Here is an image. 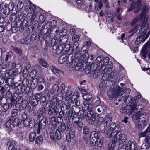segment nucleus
Returning a JSON list of instances; mask_svg holds the SVG:
<instances>
[{
	"mask_svg": "<svg viewBox=\"0 0 150 150\" xmlns=\"http://www.w3.org/2000/svg\"><path fill=\"white\" fill-rule=\"evenodd\" d=\"M149 12L148 8L146 7H144L142 9V12L140 16L138 15L135 18L131 23L130 25L132 26H134L132 28V30L129 32L130 33H132V35L136 33L138 30L139 25L137 24L138 21L140 20L141 23L140 24H143L145 22H147L148 20V16L147 15Z\"/></svg>",
	"mask_w": 150,
	"mask_h": 150,
	"instance_id": "1",
	"label": "nucleus"
},
{
	"mask_svg": "<svg viewBox=\"0 0 150 150\" xmlns=\"http://www.w3.org/2000/svg\"><path fill=\"white\" fill-rule=\"evenodd\" d=\"M141 115L139 111L134 112L132 115V119L135 123V126L139 129H144L146 125L145 118L144 117L140 118Z\"/></svg>",
	"mask_w": 150,
	"mask_h": 150,
	"instance_id": "2",
	"label": "nucleus"
},
{
	"mask_svg": "<svg viewBox=\"0 0 150 150\" xmlns=\"http://www.w3.org/2000/svg\"><path fill=\"white\" fill-rule=\"evenodd\" d=\"M7 68L9 70L8 73L10 77H13L16 74H19L21 71V65L20 64H16L15 63L11 62H8L6 64Z\"/></svg>",
	"mask_w": 150,
	"mask_h": 150,
	"instance_id": "3",
	"label": "nucleus"
},
{
	"mask_svg": "<svg viewBox=\"0 0 150 150\" xmlns=\"http://www.w3.org/2000/svg\"><path fill=\"white\" fill-rule=\"evenodd\" d=\"M121 130L120 128L116 126V124L115 123H112L109 126L107 131L106 132V137L109 138H111L112 135H115L119 133V131Z\"/></svg>",
	"mask_w": 150,
	"mask_h": 150,
	"instance_id": "4",
	"label": "nucleus"
},
{
	"mask_svg": "<svg viewBox=\"0 0 150 150\" xmlns=\"http://www.w3.org/2000/svg\"><path fill=\"white\" fill-rule=\"evenodd\" d=\"M92 108V105L88 104L87 101L83 102L82 105V110L81 112V118L84 119L87 117V112Z\"/></svg>",
	"mask_w": 150,
	"mask_h": 150,
	"instance_id": "5",
	"label": "nucleus"
},
{
	"mask_svg": "<svg viewBox=\"0 0 150 150\" xmlns=\"http://www.w3.org/2000/svg\"><path fill=\"white\" fill-rule=\"evenodd\" d=\"M139 106L141 105H137V104H131L130 105H127L124 107H122L120 110V112L125 114L129 113L131 114L135 110H138Z\"/></svg>",
	"mask_w": 150,
	"mask_h": 150,
	"instance_id": "6",
	"label": "nucleus"
},
{
	"mask_svg": "<svg viewBox=\"0 0 150 150\" xmlns=\"http://www.w3.org/2000/svg\"><path fill=\"white\" fill-rule=\"evenodd\" d=\"M119 133L115 135H113L110 138L115 142H119L120 144H123L126 139L127 136L124 134H121V132L119 131Z\"/></svg>",
	"mask_w": 150,
	"mask_h": 150,
	"instance_id": "7",
	"label": "nucleus"
},
{
	"mask_svg": "<svg viewBox=\"0 0 150 150\" xmlns=\"http://www.w3.org/2000/svg\"><path fill=\"white\" fill-rule=\"evenodd\" d=\"M122 88H120L118 90L115 91L114 88H110L108 91L107 95L109 99H112L115 96H121L123 94V92L121 91Z\"/></svg>",
	"mask_w": 150,
	"mask_h": 150,
	"instance_id": "8",
	"label": "nucleus"
},
{
	"mask_svg": "<svg viewBox=\"0 0 150 150\" xmlns=\"http://www.w3.org/2000/svg\"><path fill=\"white\" fill-rule=\"evenodd\" d=\"M112 66L110 64H108L106 67H105L103 71H102V73L103 74L102 77V80L103 81H105L106 80H111L110 79L107 75V74L112 70Z\"/></svg>",
	"mask_w": 150,
	"mask_h": 150,
	"instance_id": "9",
	"label": "nucleus"
},
{
	"mask_svg": "<svg viewBox=\"0 0 150 150\" xmlns=\"http://www.w3.org/2000/svg\"><path fill=\"white\" fill-rule=\"evenodd\" d=\"M64 48L67 49V50H65V51H69L70 52L71 54L75 53V54H77L80 52V48L77 46H76V45L70 47V45L69 44H66L64 46Z\"/></svg>",
	"mask_w": 150,
	"mask_h": 150,
	"instance_id": "10",
	"label": "nucleus"
},
{
	"mask_svg": "<svg viewBox=\"0 0 150 150\" xmlns=\"http://www.w3.org/2000/svg\"><path fill=\"white\" fill-rule=\"evenodd\" d=\"M93 110L94 107L92 106L91 110L87 112V116L86 118V120H90L89 123L91 125L94 123L96 117L95 114H93Z\"/></svg>",
	"mask_w": 150,
	"mask_h": 150,
	"instance_id": "11",
	"label": "nucleus"
},
{
	"mask_svg": "<svg viewBox=\"0 0 150 150\" xmlns=\"http://www.w3.org/2000/svg\"><path fill=\"white\" fill-rule=\"evenodd\" d=\"M69 64V69L71 71L74 70H79L81 68L82 64L80 63H77L75 60L73 61L72 63Z\"/></svg>",
	"mask_w": 150,
	"mask_h": 150,
	"instance_id": "12",
	"label": "nucleus"
},
{
	"mask_svg": "<svg viewBox=\"0 0 150 150\" xmlns=\"http://www.w3.org/2000/svg\"><path fill=\"white\" fill-rule=\"evenodd\" d=\"M140 26L141 27L139 31L140 34H142V35H144L145 36H147L148 35H149V32L148 33L147 35H146L145 34L146 33V31L148 29L149 27V24L147 22H147H145L143 24H142V23L140 24Z\"/></svg>",
	"mask_w": 150,
	"mask_h": 150,
	"instance_id": "13",
	"label": "nucleus"
},
{
	"mask_svg": "<svg viewBox=\"0 0 150 150\" xmlns=\"http://www.w3.org/2000/svg\"><path fill=\"white\" fill-rule=\"evenodd\" d=\"M125 150H134L136 147L135 143L132 142L131 140H129L125 145Z\"/></svg>",
	"mask_w": 150,
	"mask_h": 150,
	"instance_id": "14",
	"label": "nucleus"
},
{
	"mask_svg": "<svg viewBox=\"0 0 150 150\" xmlns=\"http://www.w3.org/2000/svg\"><path fill=\"white\" fill-rule=\"evenodd\" d=\"M6 145L8 147V150H17L15 142L11 140H8Z\"/></svg>",
	"mask_w": 150,
	"mask_h": 150,
	"instance_id": "15",
	"label": "nucleus"
},
{
	"mask_svg": "<svg viewBox=\"0 0 150 150\" xmlns=\"http://www.w3.org/2000/svg\"><path fill=\"white\" fill-rule=\"evenodd\" d=\"M149 36V35L147 36H145L144 35H142L137 37L135 41V43L136 45H137L142 42H144L147 39Z\"/></svg>",
	"mask_w": 150,
	"mask_h": 150,
	"instance_id": "16",
	"label": "nucleus"
},
{
	"mask_svg": "<svg viewBox=\"0 0 150 150\" xmlns=\"http://www.w3.org/2000/svg\"><path fill=\"white\" fill-rule=\"evenodd\" d=\"M57 103H52L50 108L48 110V113L49 115L52 116L53 112H54L57 108Z\"/></svg>",
	"mask_w": 150,
	"mask_h": 150,
	"instance_id": "17",
	"label": "nucleus"
},
{
	"mask_svg": "<svg viewBox=\"0 0 150 150\" xmlns=\"http://www.w3.org/2000/svg\"><path fill=\"white\" fill-rule=\"evenodd\" d=\"M38 127L37 131L38 134H39L40 133L41 130H43L45 128L46 125L45 122L44 120H41L38 124Z\"/></svg>",
	"mask_w": 150,
	"mask_h": 150,
	"instance_id": "18",
	"label": "nucleus"
},
{
	"mask_svg": "<svg viewBox=\"0 0 150 150\" xmlns=\"http://www.w3.org/2000/svg\"><path fill=\"white\" fill-rule=\"evenodd\" d=\"M148 43L145 44L143 46L142 50L141 51V55L143 57L144 59L146 58V56L148 52Z\"/></svg>",
	"mask_w": 150,
	"mask_h": 150,
	"instance_id": "19",
	"label": "nucleus"
},
{
	"mask_svg": "<svg viewBox=\"0 0 150 150\" xmlns=\"http://www.w3.org/2000/svg\"><path fill=\"white\" fill-rule=\"evenodd\" d=\"M63 42V41L61 40L60 42V45H58V43L59 42L58 41H56L54 44L53 46V48L54 50H62L63 47L61 45V44H62L61 42Z\"/></svg>",
	"mask_w": 150,
	"mask_h": 150,
	"instance_id": "20",
	"label": "nucleus"
},
{
	"mask_svg": "<svg viewBox=\"0 0 150 150\" xmlns=\"http://www.w3.org/2000/svg\"><path fill=\"white\" fill-rule=\"evenodd\" d=\"M83 97L85 100L84 102L87 101L88 104H91L88 102V101L90 100L92 97V94L91 93H88L84 94L83 95Z\"/></svg>",
	"mask_w": 150,
	"mask_h": 150,
	"instance_id": "21",
	"label": "nucleus"
},
{
	"mask_svg": "<svg viewBox=\"0 0 150 150\" xmlns=\"http://www.w3.org/2000/svg\"><path fill=\"white\" fill-rule=\"evenodd\" d=\"M90 140H92L94 141L95 142H96L98 137V133L96 131H93L90 134Z\"/></svg>",
	"mask_w": 150,
	"mask_h": 150,
	"instance_id": "22",
	"label": "nucleus"
},
{
	"mask_svg": "<svg viewBox=\"0 0 150 150\" xmlns=\"http://www.w3.org/2000/svg\"><path fill=\"white\" fill-rule=\"evenodd\" d=\"M46 113L45 108L44 107L40 108L37 112V114L39 117L40 118L41 116L44 115Z\"/></svg>",
	"mask_w": 150,
	"mask_h": 150,
	"instance_id": "23",
	"label": "nucleus"
},
{
	"mask_svg": "<svg viewBox=\"0 0 150 150\" xmlns=\"http://www.w3.org/2000/svg\"><path fill=\"white\" fill-rule=\"evenodd\" d=\"M133 4L132 3L128 11H131L132 10H133V9L134 8H135V7L137 8L138 9H140V7L142 6V3L141 2V0H137V2L136 3L135 7L134 8H133V7H132V5H133Z\"/></svg>",
	"mask_w": 150,
	"mask_h": 150,
	"instance_id": "24",
	"label": "nucleus"
},
{
	"mask_svg": "<svg viewBox=\"0 0 150 150\" xmlns=\"http://www.w3.org/2000/svg\"><path fill=\"white\" fill-rule=\"evenodd\" d=\"M43 141V137L42 136L40 135L36 137L35 143L37 145H40L42 144Z\"/></svg>",
	"mask_w": 150,
	"mask_h": 150,
	"instance_id": "25",
	"label": "nucleus"
},
{
	"mask_svg": "<svg viewBox=\"0 0 150 150\" xmlns=\"http://www.w3.org/2000/svg\"><path fill=\"white\" fill-rule=\"evenodd\" d=\"M40 64L42 66L45 68H47L48 66V64L46 61L44 59L39 58L38 59Z\"/></svg>",
	"mask_w": 150,
	"mask_h": 150,
	"instance_id": "26",
	"label": "nucleus"
},
{
	"mask_svg": "<svg viewBox=\"0 0 150 150\" xmlns=\"http://www.w3.org/2000/svg\"><path fill=\"white\" fill-rule=\"evenodd\" d=\"M67 56L66 54H64L60 56L58 59V62L59 64H62L66 60Z\"/></svg>",
	"mask_w": 150,
	"mask_h": 150,
	"instance_id": "27",
	"label": "nucleus"
},
{
	"mask_svg": "<svg viewBox=\"0 0 150 150\" xmlns=\"http://www.w3.org/2000/svg\"><path fill=\"white\" fill-rule=\"evenodd\" d=\"M150 131V124L149 126L146 129L144 132H141L139 134V138L144 137L146 135V134Z\"/></svg>",
	"mask_w": 150,
	"mask_h": 150,
	"instance_id": "28",
	"label": "nucleus"
},
{
	"mask_svg": "<svg viewBox=\"0 0 150 150\" xmlns=\"http://www.w3.org/2000/svg\"><path fill=\"white\" fill-rule=\"evenodd\" d=\"M36 137V134L35 132H31L29 135V139L30 142H33L34 141Z\"/></svg>",
	"mask_w": 150,
	"mask_h": 150,
	"instance_id": "29",
	"label": "nucleus"
},
{
	"mask_svg": "<svg viewBox=\"0 0 150 150\" xmlns=\"http://www.w3.org/2000/svg\"><path fill=\"white\" fill-rule=\"evenodd\" d=\"M12 106V104L11 103H10L8 104L5 103L3 106V112H6L9 108H11Z\"/></svg>",
	"mask_w": 150,
	"mask_h": 150,
	"instance_id": "30",
	"label": "nucleus"
},
{
	"mask_svg": "<svg viewBox=\"0 0 150 150\" xmlns=\"http://www.w3.org/2000/svg\"><path fill=\"white\" fill-rule=\"evenodd\" d=\"M50 69L52 72L54 73L57 75L60 72H62V71L57 68L53 65L50 67Z\"/></svg>",
	"mask_w": 150,
	"mask_h": 150,
	"instance_id": "31",
	"label": "nucleus"
},
{
	"mask_svg": "<svg viewBox=\"0 0 150 150\" xmlns=\"http://www.w3.org/2000/svg\"><path fill=\"white\" fill-rule=\"evenodd\" d=\"M12 126L13 127H16L18 126L20 124V120L19 118L16 117L12 121Z\"/></svg>",
	"mask_w": 150,
	"mask_h": 150,
	"instance_id": "32",
	"label": "nucleus"
},
{
	"mask_svg": "<svg viewBox=\"0 0 150 150\" xmlns=\"http://www.w3.org/2000/svg\"><path fill=\"white\" fill-rule=\"evenodd\" d=\"M112 121V118L110 117H107L105 118V125L104 126V127L105 128V126L107 127L109 126V125L111 123Z\"/></svg>",
	"mask_w": 150,
	"mask_h": 150,
	"instance_id": "33",
	"label": "nucleus"
},
{
	"mask_svg": "<svg viewBox=\"0 0 150 150\" xmlns=\"http://www.w3.org/2000/svg\"><path fill=\"white\" fill-rule=\"evenodd\" d=\"M72 92L71 91H67L65 95V100L66 101L69 100L70 98L72 95Z\"/></svg>",
	"mask_w": 150,
	"mask_h": 150,
	"instance_id": "34",
	"label": "nucleus"
},
{
	"mask_svg": "<svg viewBox=\"0 0 150 150\" xmlns=\"http://www.w3.org/2000/svg\"><path fill=\"white\" fill-rule=\"evenodd\" d=\"M59 89V87L58 85L57 84H55L53 86V89L51 88L50 89V91L51 90L52 91L53 90V91H52V93L53 94L57 93L58 92Z\"/></svg>",
	"mask_w": 150,
	"mask_h": 150,
	"instance_id": "35",
	"label": "nucleus"
},
{
	"mask_svg": "<svg viewBox=\"0 0 150 150\" xmlns=\"http://www.w3.org/2000/svg\"><path fill=\"white\" fill-rule=\"evenodd\" d=\"M120 87L119 86H118V87H119V88H121L122 89V86H124V84L123 83H121L120 84ZM121 91L123 92V94L124 93V91H125V92L126 91V93H127L126 94L127 95H129L130 93V92L131 91L130 90L129 88H127L125 90L122 89V90H121Z\"/></svg>",
	"mask_w": 150,
	"mask_h": 150,
	"instance_id": "36",
	"label": "nucleus"
},
{
	"mask_svg": "<svg viewBox=\"0 0 150 150\" xmlns=\"http://www.w3.org/2000/svg\"><path fill=\"white\" fill-rule=\"evenodd\" d=\"M13 116L10 117L8 121L6 123V126L7 127H10L12 124V121L13 120Z\"/></svg>",
	"mask_w": 150,
	"mask_h": 150,
	"instance_id": "37",
	"label": "nucleus"
},
{
	"mask_svg": "<svg viewBox=\"0 0 150 150\" xmlns=\"http://www.w3.org/2000/svg\"><path fill=\"white\" fill-rule=\"evenodd\" d=\"M13 55V52L11 51L9 52L7 54L6 56L5 60L6 62L8 61L9 59H10L12 56Z\"/></svg>",
	"mask_w": 150,
	"mask_h": 150,
	"instance_id": "38",
	"label": "nucleus"
},
{
	"mask_svg": "<svg viewBox=\"0 0 150 150\" xmlns=\"http://www.w3.org/2000/svg\"><path fill=\"white\" fill-rule=\"evenodd\" d=\"M75 60H73L72 58V56L71 54L69 55V56L67 58H66V62L67 64H70L72 63L73 61Z\"/></svg>",
	"mask_w": 150,
	"mask_h": 150,
	"instance_id": "39",
	"label": "nucleus"
},
{
	"mask_svg": "<svg viewBox=\"0 0 150 150\" xmlns=\"http://www.w3.org/2000/svg\"><path fill=\"white\" fill-rule=\"evenodd\" d=\"M106 109V106L102 105L101 106H100V108L97 109V111L98 113H100L102 111H105Z\"/></svg>",
	"mask_w": 150,
	"mask_h": 150,
	"instance_id": "40",
	"label": "nucleus"
},
{
	"mask_svg": "<svg viewBox=\"0 0 150 150\" xmlns=\"http://www.w3.org/2000/svg\"><path fill=\"white\" fill-rule=\"evenodd\" d=\"M65 89V86L64 84H61L59 87L60 91L61 94H62V95L64 93V91Z\"/></svg>",
	"mask_w": 150,
	"mask_h": 150,
	"instance_id": "41",
	"label": "nucleus"
},
{
	"mask_svg": "<svg viewBox=\"0 0 150 150\" xmlns=\"http://www.w3.org/2000/svg\"><path fill=\"white\" fill-rule=\"evenodd\" d=\"M80 37L78 35H73L72 37V40L74 42H76L78 41Z\"/></svg>",
	"mask_w": 150,
	"mask_h": 150,
	"instance_id": "42",
	"label": "nucleus"
},
{
	"mask_svg": "<svg viewBox=\"0 0 150 150\" xmlns=\"http://www.w3.org/2000/svg\"><path fill=\"white\" fill-rule=\"evenodd\" d=\"M56 139H59L61 138V134L59 131L57 129L56 131V133L55 134Z\"/></svg>",
	"mask_w": 150,
	"mask_h": 150,
	"instance_id": "43",
	"label": "nucleus"
},
{
	"mask_svg": "<svg viewBox=\"0 0 150 150\" xmlns=\"http://www.w3.org/2000/svg\"><path fill=\"white\" fill-rule=\"evenodd\" d=\"M115 148V144L113 142H110L108 144V150H113Z\"/></svg>",
	"mask_w": 150,
	"mask_h": 150,
	"instance_id": "44",
	"label": "nucleus"
},
{
	"mask_svg": "<svg viewBox=\"0 0 150 150\" xmlns=\"http://www.w3.org/2000/svg\"><path fill=\"white\" fill-rule=\"evenodd\" d=\"M72 108L73 109V111L75 113H77L80 111V108L79 107H76L75 105H73Z\"/></svg>",
	"mask_w": 150,
	"mask_h": 150,
	"instance_id": "45",
	"label": "nucleus"
},
{
	"mask_svg": "<svg viewBox=\"0 0 150 150\" xmlns=\"http://www.w3.org/2000/svg\"><path fill=\"white\" fill-rule=\"evenodd\" d=\"M42 96V94L40 93H37L35 96V99L37 101V103H38V101H39L41 99V97Z\"/></svg>",
	"mask_w": 150,
	"mask_h": 150,
	"instance_id": "46",
	"label": "nucleus"
},
{
	"mask_svg": "<svg viewBox=\"0 0 150 150\" xmlns=\"http://www.w3.org/2000/svg\"><path fill=\"white\" fill-rule=\"evenodd\" d=\"M78 98V96L76 94V93H74L71 98V103H73L74 101L77 99Z\"/></svg>",
	"mask_w": 150,
	"mask_h": 150,
	"instance_id": "47",
	"label": "nucleus"
},
{
	"mask_svg": "<svg viewBox=\"0 0 150 150\" xmlns=\"http://www.w3.org/2000/svg\"><path fill=\"white\" fill-rule=\"evenodd\" d=\"M109 61V58L108 57H106L105 59H103V65L104 66H105V67H106L107 65L110 64L112 66V64H108V62Z\"/></svg>",
	"mask_w": 150,
	"mask_h": 150,
	"instance_id": "48",
	"label": "nucleus"
},
{
	"mask_svg": "<svg viewBox=\"0 0 150 150\" xmlns=\"http://www.w3.org/2000/svg\"><path fill=\"white\" fill-rule=\"evenodd\" d=\"M36 72L35 70L32 71L30 73V76L32 79L34 78L36 76Z\"/></svg>",
	"mask_w": 150,
	"mask_h": 150,
	"instance_id": "49",
	"label": "nucleus"
},
{
	"mask_svg": "<svg viewBox=\"0 0 150 150\" xmlns=\"http://www.w3.org/2000/svg\"><path fill=\"white\" fill-rule=\"evenodd\" d=\"M12 48L13 50L16 53L20 54H21V50L20 49L15 47H12Z\"/></svg>",
	"mask_w": 150,
	"mask_h": 150,
	"instance_id": "50",
	"label": "nucleus"
},
{
	"mask_svg": "<svg viewBox=\"0 0 150 150\" xmlns=\"http://www.w3.org/2000/svg\"><path fill=\"white\" fill-rule=\"evenodd\" d=\"M100 71L98 69H96L94 71V73L93 74V76L95 78H96L100 75Z\"/></svg>",
	"mask_w": 150,
	"mask_h": 150,
	"instance_id": "51",
	"label": "nucleus"
},
{
	"mask_svg": "<svg viewBox=\"0 0 150 150\" xmlns=\"http://www.w3.org/2000/svg\"><path fill=\"white\" fill-rule=\"evenodd\" d=\"M83 132L84 134H88L90 132L89 128L87 126H85L83 128Z\"/></svg>",
	"mask_w": 150,
	"mask_h": 150,
	"instance_id": "52",
	"label": "nucleus"
},
{
	"mask_svg": "<svg viewBox=\"0 0 150 150\" xmlns=\"http://www.w3.org/2000/svg\"><path fill=\"white\" fill-rule=\"evenodd\" d=\"M85 1L84 0H76L77 4L80 6L84 5Z\"/></svg>",
	"mask_w": 150,
	"mask_h": 150,
	"instance_id": "53",
	"label": "nucleus"
},
{
	"mask_svg": "<svg viewBox=\"0 0 150 150\" xmlns=\"http://www.w3.org/2000/svg\"><path fill=\"white\" fill-rule=\"evenodd\" d=\"M79 118H76V119H74L72 120L73 122L74 123V126H76L77 125H79Z\"/></svg>",
	"mask_w": 150,
	"mask_h": 150,
	"instance_id": "54",
	"label": "nucleus"
},
{
	"mask_svg": "<svg viewBox=\"0 0 150 150\" xmlns=\"http://www.w3.org/2000/svg\"><path fill=\"white\" fill-rule=\"evenodd\" d=\"M95 142L96 143H97L99 147H101L103 143V141L101 139H99V138H98L97 139V140L96 141V142Z\"/></svg>",
	"mask_w": 150,
	"mask_h": 150,
	"instance_id": "55",
	"label": "nucleus"
},
{
	"mask_svg": "<svg viewBox=\"0 0 150 150\" xmlns=\"http://www.w3.org/2000/svg\"><path fill=\"white\" fill-rule=\"evenodd\" d=\"M61 130L62 132H64L66 129L65 124L64 122H62L60 125Z\"/></svg>",
	"mask_w": 150,
	"mask_h": 150,
	"instance_id": "56",
	"label": "nucleus"
},
{
	"mask_svg": "<svg viewBox=\"0 0 150 150\" xmlns=\"http://www.w3.org/2000/svg\"><path fill=\"white\" fill-rule=\"evenodd\" d=\"M23 6V3L22 2H19L17 5V7L19 9H21L22 8Z\"/></svg>",
	"mask_w": 150,
	"mask_h": 150,
	"instance_id": "57",
	"label": "nucleus"
},
{
	"mask_svg": "<svg viewBox=\"0 0 150 150\" xmlns=\"http://www.w3.org/2000/svg\"><path fill=\"white\" fill-rule=\"evenodd\" d=\"M24 126L27 127L28 126L29 124V121L28 120V119L24 120L22 121Z\"/></svg>",
	"mask_w": 150,
	"mask_h": 150,
	"instance_id": "58",
	"label": "nucleus"
},
{
	"mask_svg": "<svg viewBox=\"0 0 150 150\" xmlns=\"http://www.w3.org/2000/svg\"><path fill=\"white\" fill-rule=\"evenodd\" d=\"M50 137L52 140L54 142H55L56 141L55 134L53 133H51L50 135Z\"/></svg>",
	"mask_w": 150,
	"mask_h": 150,
	"instance_id": "59",
	"label": "nucleus"
},
{
	"mask_svg": "<svg viewBox=\"0 0 150 150\" xmlns=\"http://www.w3.org/2000/svg\"><path fill=\"white\" fill-rule=\"evenodd\" d=\"M101 101L100 100L96 101L95 103H94V105L93 106L92 104L91 105H92L93 107L94 108V107H97L100 104Z\"/></svg>",
	"mask_w": 150,
	"mask_h": 150,
	"instance_id": "60",
	"label": "nucleus"
},
{
	"mask_svg": "<svg viewBox=\"0 0 150 150\" xmlns=\"http://www.w3.org/2000/svg\"><path fill=\"white\" fill-rule=\"evenodd\" d=\"M57 24V22L55 20H52L50 23V25L52 27H54Z\"/></svg>",
	"mask_w": 150,
	"mask_h": 150,
	"instance_id": "61",
	"label": "nucleus"
},
{
	"mask_svg": "<svg viewBox=\"0 0 150 150\" xmlns=\"http://www.w3.org/2000/svg\"><path fill=\"white\" fill-rule=\"evenodd\" d=\"M121 98L122 99V101L123 103H124L127 102L128 97L127 96H124L122 97Z\"/></svg>",
	"mask_w": 150,
	"mask_h": 150,
	"instance_id": "62",
	"label": "nucleus"
},
{
	"mask_svg": "<svg viewBox=\"0 0 150 150\" xmlns=\"http://www.w3.org/2000/svg\"><path fill=\"white\" fill-rule=\"evenodd\" d=\"M13 116H16L17 115V110L16 109H13L11 111Z\"/></svg>",
	"mask_w": 150,
	"mask_h": 150,
	"instance_id": "63",
	"label": "nucleus"
},
{
	"mask_svg": "<svg viewBox=\"0 0 150 150\" xmlns=\"http://www.w3.org/2000/svg\"><path fill=\"white\" fill-rule=\"evenodd\" d=\"M145 142L148 144H150V137L147 136L145 138Z\"/></svg>",
	"mask_w": 150,
	"mask_h": 150,
	"instance_id": "64",
	"label": "nucleus"
}]
</instances>
